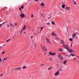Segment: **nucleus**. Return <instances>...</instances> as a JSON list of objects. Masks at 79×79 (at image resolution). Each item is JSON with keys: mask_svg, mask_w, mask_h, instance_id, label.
<instances>
[{"mask_svg": "<svg viewBox=\"0 0 79 79\" xmlns=\"http://www.w3.org/2000/svg\"><path fill=\"white\" fill-rule=\"evenodd\" d=\"M69 40L70 41H73V39H72V38H70L69 39Z\"/></svg>", "mask_w": 79, "mask_h": 79, "instance_id": "bb28decb", "label": "nucleus"}, {"mask_svg": "<svg viewBox=\"0 0 79 79\" xmlns=\"http://www.w3.org/2000/svg\"><path fill=\"white\" fill-rule=\"evenodd\" d=\"M2 55H3V54H5V51H3L2 53Z\"/></svg>", "mask_w": 79, "mask_h": 79, "instance_id": "c756f323", "label": "nucleus"}, {"mask_svg": "<svg viewBox=\"0 0 79 79\" xmlns=\"http://www.w3.org/2000/svg\"><path fill=\"white\" fill-rule=\"evenodd\" d=\"M5 24V22H4L2 24H0V27H2V25H3V24Z\"/></svg>", "mask_w": 79, "mask_h": 79, "instance_id": "aec40b11", "label": "nucleus"}, {"mask_svg": "<svg viewBox=\"0 0 79 79\" xmlns=\"http://www.w3.org/2000/svg\"><path fill=\"white\" fill-rule=\"evenodd\" d=\"M66 61H67V60H65L64 62L63 63L64 64H65L66 63Z\"/></svg>", "mask_w": 79, "mask_h": 79, "instance_id": "a211bd4d", "label": "nucleus"}, {"mask_svg": "<svg viewBox=\"0 0 79 79\" xmlns=\"http://www.w3.org/2000/svg\"><path fill=\"white\" fill-rule=\"evenodd\" d=\"M55 35V36H56V35Z\"/></svg>", "mask_w": 79, "mask_h": 79, "instance_id": "8fccbe9b", "label": "nucleus"}, {"mask_svg": "<svg viewBox=\"0 0 79 79\" xmlns=\"http://www.w3.org/2000/svg\"><path fill=\"white\" fill-rule=\"evenodd\" d=\"M20 13H23V12H22V11H20Z\"/></svg>", "mask_w": 79, "mask_h": 79, "instance_id": "de8ad7c7", "label": "nucleus"}, {"mask_svg": "<svg viewBox=\"0 0 79 79\" xmlns=\"http://www.w3.org/2000/svg\"><path fill=\"white\" fill-rule=\"evenodd\" d=\"M66 9L67 10H71V8L70 7H66Z\"/></svg>", "mask_w": 79, "mask_h": 79, "instance_id": "ddd939ff", "label": "nucleus"}, {"mask_svg": "<svg viewBox=\"0 0 79 79\" xmlns=\"http://www.w3.org/2000/svg\"><path fill=\"white\" fill-rule=\"evenodd\" d=\"M41 48L42 49V50H45V46L44 45L42 46V45H41Z\"/></svg>", "mask_w": 79, "mask_h": 79, "instance_id": "6e6552de", "label": "nucleus"}, {"mask_svg": "<svg viewBox=\"0 0 79 79\" xmlns=\"http://www.w3.org/2000/svg\"><path fill=\"white\" fill-rule=\"evenodd\" d=\"M4 60H3L2 61V62H3V61H4Z\"/></svg>", "mask_w": 79, "mask_h": 79, "instance_id": "6e6d98bb", "label": "nucleus"}, {"mask_svg": "<svg viewBox=\"0 0 79 79\" xmlns=\"http://www.w3.org/2000/svg\"><path fill=\"white\" fill-rule=\"evenodd\" d=\"M54 34H55V33H54V32H53L51 34L52 35H55Z\"/></svg>", "mask_w": 79, "mask_h": 79, "instance_id": "cd10ccee", "label": "nucleus"}, {"mask_svg": "<svg viewBox=\"0 0 79 79\" xmlns=\"http://www.w3.org/2000/svg\"><path fill=\"white\" fill-rule=\"evenodd\" d=\"M40 29H41V30H40V31L41 32V31H42V30H43V29H44V27H41Z\"/></svg>", "mask_w": 79, "mask_h": 79, "instance_id": "412c9836", "label": "nucleus"}, {"mask_svg": "<svg viewBox=\"0 0 79 79\" xmlns=\"http://www.w3.org/2000/svg\"><path fill=\"white\" fill-rule=\"evenodd\" d=\"M71 47H72V44H71Z\"/></svg>", "mask_w": 79, "mask_h": 79, "instance_id": "3c124183", "label": "nucleus"}, {"mask_svg": "<svg viewBox=\"0 0 79 79\" xmlns=\"http://www.w3.org/2000/svg\"><path fill=\"white\" fill-rule=\"evenodd\" d=\"M52 25H55V22H54L53 21H52Z\"/></svg>", "mask_w": 79, "mask_h": 79, "instance_id": "dca6fc26", "label": "nucleus"}, {"mask_svg": "<svg viewBox=\"0 0 79 79\" xmlns=\"http://www.w3.org/2000/svg\"><path fill=\"white\" fill-rule=\"evenodd\" d=\"M2 62V60L0 58V63H1Z\"/></svg>", "mask_w": 79, "mask_h": 79, "instance_id": "58836bf2", "label": "nucleus"}, {"mask_svg": "<svg viewBox=\"0 0 79 79\" xmlns=\"http://www.w3.org/2000/svg\"><path fill=\"white\" fill-rule=\"evenodd\" d=\"M58 75H59L60 73L59 72V70H57L56 72V73L55 74V75L56 76H58Z\"/></svg>", "mask_w": 79, "mask_h": 79, "instance_id": "423d86ee", "label": "nucleus"}, {"mask_svg": "<svg viewBox=\"0 0 79 79\" xmlns=\"http://www.w3.org/2000/svg\"><path fill=\"white\" fill-rule=\"evenodd\" d=\"M20 34L22 35V33H21V32L20 33Z\"/></svg>", "mask_w": 79, "mask_h": 79, "instance_id": "864d4df0", "label": "nucleus"}, {"mask_svg": "<svg viewBox=\"0 0 79 79\" xmlns=\"http://www.w3.org/2000/svg\"><path fill=\"white\" fill-rule=\"evenodd\" d=\"M21 8L22 9H23V8H24V6H21Z\"/></svg>", "mask_w": 79, "mask_h": 79, "instance_id": "2f4dec72", "label": "nucleus"}, {"mask_svg": "<svg viewBox=\"0 0 79 79\" xmlns=\"http://www.w3.org/2000/svg\"><path fill=\"white\" fill-rule=\"evenodd\" d=\"M27 68V67H26L25 66H23V69H26Z\"/></svg>", "mask_w": 79, "mask_h": 79, "instance_id": "a878e982", "label": "nucleus"}, {"mask_svg": "<svg viewBox=\"0 0 79 79\" xmlns=\"http://www.w3.org/2000/svg\"><path fill=\"white\" fill-rule=\"evenodd\" d=\"M47 24H49V26H50V23H47Z\"/></svg>", "mask_w": 79, "mask_h": 79, "instance_id": "4c0bfd02", "label": "nucleus"}, {"mask_svg": "<svg viewBox=\"0 0 79 79\" xmlns=\"http://www.w3.org/2000/svg\"><path fill=\"white\" fill-rule=\"evenodd\" d=\"M21 68V67H19L18 68H17L15 69V70H17V71H19V70H20Z\"/></svg>", "mask_w": 79, "mask_h": 79, "instance_id": "1a4fd4ad", "label": "nucleus"}, {"mask_svg": "<svg viewBox=\"0 0 79 79\" xmlns=\"http://www.w3.org/2000/svg\"><path fill=\"white\" fill-rule=\"evenodd\" d=\"M63 46L67 50H68L69 48V47L68 45H66L65 44H63Z\"/></svg>", "mask_w": 79, "mask_h": 79, "instance_id": "f257e3e1", "label": "nucleus"}, {"mask_svg": "<svg viewBox=\"0 0 79 79\" xmlns=\"http://www.w3.org/2000/svg\"><path fill=\"white\" fill-rule=\"evenodd\" d=\"M25 29H26V25H24L23 27V30L24 31L25 30Z\"/></svg>", "mask_w": 79, "mask_h": 79, "instance_id": "2eb2a0df", "label": "nucleus"}, {"mask_svg": "<svg viewBox=\"0 0 79 79\" xmlns=\"http://www.w3.org/2000/svg\"><path fill=\"white\" fill-rule=\"evenodd\" d=\"M19 16H21L22 18H24L25 17V15H24V14L21 13V14H20Z\"/></svg>", "mask_w": 79, "mask_h": 79, "instance_id": "39448f33", "label": "nucleus"}, {"mask_svg": "<svg viewBox=\"0 0 79 79\" xmlns=\"http://www.w3.org/2000/svg\"><path fill=\"white\" fill-rule=\"evenodd\" d=\"M35 46H36V45L35 44Z\"/></svg>", "mask_w": 79, "mask_h": 79, "instance_id": "09e8293b", "label": "nucleus"}, {"mask_svg": "<svg viewBox=\"0 0 79 79\" xmlns=\"http://www.w3.org/2000/svg\"><path fill=\"white\" fill-rule=\"evenodd\" d=\"M9 26H10V25H8L7 27L8 28L9 27Z\"/></svg>", "mask_w": 79, "mask_h": 79, "instance_id": "a18cd8bd", "label": "nucleus"}, {"mask_svg": "<svg viewBox=\"0 0 79 79\" xmlns=\"http://www.w3.org/2000/svg\"><path fill=\"white\" fill-rule=\"evenodd\" d=\"M19 9L20 11H22V10H21V7H19Z\"/></svg>", "mask_w": 79, "mask_h": 79, "instance_id": "473e14b6", "label": "nucleus"}, {"mask_svg": "<svg viewBox=\"0 0 79 79\" xmlns=\"http://www.w3.org/2000/svg\"><path fill=\"white\" fill-rule=\"evenodd\" d=\"M61 42L63 44H63H64V42L63 40H61Z\"/></svg>", "mask_w": 79, "mask_h": 79, "instance_id": "4be33fe9", "label": "nucleus"}, {"mask_svg": "<svg viewBox=\"0 0 79 79\" xmlns=\"http://www.w3.org/2000/svg\"><path fill=\"white\" fill-rule=\"evenodd\" d=\"M33 17H34V15H31V18H33Z\"/></svg>", "mask_w": 79, "mask_h": 79, "instance_id": "f704fd0d", "label": "nucleus"}, {"mask_svg": "<svg viewBox=\"0 0 79 79\" xmlns=\"http://www.w3.org/2000/svg\"><path fill=\"white\" fill-rule=\"evenodd\" d=\"M50 60H51V61H52V58H51L50 59Z\"/></svg>", "mask_w": 79, "mask_h": 79, "instance_id": "37998d69", "label": "nucleus"}, {"mask_svg": "<svg viewBox=\"0 0 79 79\" xmlns=\"http://www.w3.org/2000/svg\"><path fill=\"white\" fill-rule=\"evenodd\" d=\"M50 17H47V19H50Z\"/></svg>", "mask_w": 79, "mask_h": 79, "instance_id": "a19ab883", "label": "nucleus"}, {"mask_svg": "<svg viewBox=\"0 0 79 79\" xmlns=\"http://www.w3.org/2000/svg\"><path fill=\"white\" fill-rule=\"evenodd\" d=\"M14 25H15V26H16V25H17V23H14Z\"/></svg>", "mask_w": 79, "mask_h": 79, "instance_id": "7c9ffc66", "label": "nucleus"}, {"mask_svg": "<svg viewBox=\"0 0 79 79\" xmlns=\"http://www.w3.org/2000/svg\"><path fill=\"white\" fill-rule=\"evenodd\" d=\"M8 58H4V59H3V61H5V60H6V59H8Z\"/></svg>", "mask_w": 79, "mask_h": 79, "instance_id": "393cba45", "label": "nucleus"}, {"mask_svg": "<svg viewBox=\"0 0 79 79\" xmlns=\"http://www.w3.org/2000/svg\"><path fill=\"white\" fill-rule=\"evenodd\" d=\"M67 50H68V52H70V53H73L74 52V51H73V50L72 49H71L69 48Z\"/></svg>", "mask_w": 79, "mask_h": 79, "instance_id": "20e7f679", "label": "nucleus"}, {"mask_svg": "<svg viewBox=\"0 0 79 79\" xmlns=\"http://www.w3.org/2000/svg\"><path fill=\"white\" fill-rule=\"evenodd\" d=\"M24 34H26V33L25 32H24Z\"/></svg>", "mask_w": 79, "mask_h": 79, "instance_id": "5fc2aeb1", "label": "nucleus"}, {"mask_svg": "<svg viewBox=\"0 0 79 79\" xmlns=\"http://www.w3.org/2000/svg\"><path fill=\"white\" fill-rule=\"evenodd\" d=\"M35 2H39V0H35Z\"/></svg>", "mask_w": 79, "mask_h": 79, "instance_id": "ea45409f", "label": "nucleus"}, {"mask_svg": "<svg viewBox=\"0 0 79 79\" xmlns=\"http://www.w3.org/2000/svg\"><path fill=\"white\" fill-rule=\"evenodd\" d=\"M0 48H1V46H0Z\"/></svg>", "mask_w": 79, "mask_h": 79, "instance_id": "13d9d810", "label": "nucleus"}, {"mask_svg": "<svg viewBox=\"0 0 79 79\" xmlns=\"http://www.w3.org/2000/svg\"><path fill=\"white\" fill-rule=\"evenodd\" d=\"M59 71H62V69H59Z\"/></svg>", "mask_w": 79, "mask_h": 79, "instance_id": "72a5a7b5", "label": "nucleus"}, {"mask_svg": "<svg viewBox=\"0 0 79 79\" xmlns=\"http://www.w3.org/2000/svg\"><path fill=\"white\" fill-rule=\"evenodd\" d=\"M65 6H66V5H64V4H62V8H63L64 9V8H65Z\"/></svg>", "mask_w": 79, "mask_h": 79, "instance_id": "9b49d317", "label": "nucleus"}, {"mask_svg": "<svg viewBox=\"0 0 79 79\" xmlns=\"http://www.w3.org/2000/svg\"><path fill=\"white\" fill-rule=\"evenodd\" d=\"M52 67H50L48 69V70H50V69H52Z\"/></svg>", "mask_w": 79, "mask_h": 79, "instance_id": "6ab92c4d", "label": "nucleus"}, {"mask_svg": "<svg viewBox=\"0 0 79 79\" xmlns=\"http://www.w3.org/2000/svg\"><path fill=\"white\" fill-rule=\"evenodd\" d=\"M73 2H74V3L75 5H76V2L74 1H73Z\"/></svg>", "mask_w": 79, "mask_h": 79, "instance_id": "c85d7f7f", "label": "nucleus"}, {"mask_svg": "<svg viewBox=\"0 0 79 79\" xmlns=\"http://www.w3.org/2000/svg\"><path fill=\"white\" fill-rule=\"evenodd\" d=\"M3 74H2L0 75V76H3Z\"/></svg>", "mask_w": 79, "mask_h": 79, "instance_id": "e433bc0d", "label": "nucleus"}, {"mask_svg": "<svg viewBox=\"0 0 79 79\" xmlns=\"http://www.w3.org/2000/svg\"><path fill=\"white\" fill-rule=\"evenodd\" d=\"M63 49L62 48H60L59 49V52H63Z\"/></svg>", "mask_w": 79, "mask_h": 79, "instance_id": "4468645a", "label": "nucleus"}, {"mask_svg": "<svg viewBox=\"0 0 79 79\" xmlns=\"http://www.w3.org/2000/svg\"><path fill=\"white\" fill-rule=\"evenodd\" d=\"M44 65V64L42 65V66H43Z\"/></svg>", "mask_w": 79, "mask_h": 79, "instance_id": "bf43d9fd", "label": "nucleus"}, {"mask_svg": "<svg viewBox=\"0 0 79 79\" xmlns=\"http://www.w3.org/2000/svg\"><path fill=\"white\" fill-rule=\"evenodd\" d=\"M10 26H12V27H13V24L11 23L10 22Z\"/></svg>", "mask_w": 79, "mask_h": 79, "instance_id": "f3484780", "label": "nucleus"}, {"mask_svg": "<svg viewBox=\"0 0 79 79\" xmlns=\"http://www.w3.org/2000/svg\"><path fill=\"white\" fill-rule=\"evenodd\" d=\"M23 31V30H21V31L20 32V33H21Z\"/></svg>", "mask_w": 79, "mask_h": 79, "instance_id": "c03bdc74", "label": "nucleus"}, {"mask_svg": "<svg viewBox=\"0 0 79 79\" xmlns=\"http://www.w3.org/2000/svg\"><path fill=\"white\" fill-rule=\"evenodd\" d=\"M46 40H47V42H48V43L50 44V40H48V39L47 38H46Z\"/></svg>", "mask_w": 79, "mask_h": 79, "instance_id": "9d476101", "label": "nucleus"}, {"mask_svg": "<svg viewBox=\"0 0 79 79\" xmlns=\"http://www.w3.org/2000/svg\"><path fill=\"white\" fill-rule=\"evenodd\" d=\"M31 39H33V36H31Z\"/></svg>", "mask_w": 79, "mask_h": 79, "instance_id": "c9c22d12", "label": "nucleus"}, {"mask_svg": "<svg viewBox=\"0 0 79 79\" xmlns=\"http://www.w3.org/2000/svg\"><path fill=\"white\" fill-rule=\"evenodd\" d=\"M78 60H79V57H78Z\"/></svg>", "mask_w": 79, "mask_h": 79, "instance_id": "603ef678", "label": "nucleus"}, {"mask_svg": "<svg viewBox=\"0 0 79 79\" xmlns=\"http://www.w3.org/2000/svg\"><path fill=\"white\" fill-rule=\"evenodd\" d=\"M44 49L45 50V51H47V49H45V48Z\"/></svg>", "mask_w": 79, "mask_h": 79, "instance_id": "79ce46f5", "label": "nucleus"}, {"mask_svg": "<svg viewBox=\"0 0 79 79\" xmlns=\"http://www.w3.org/2000/svg\"><path fill=\"white\" fill-rule=\"evenodd\" d=\"M15 37V35L13 37V38H14Z\"/></svg>", "mask_w": 79, "mask_h": 79, "instance_id": "49530a36", "label": "nucleus"}, {"mask_svg": "<svg viewBox=\"0 0 79 79\" xmlns=\"http://www.w3.org/2000/svg\"><path fill=\"white\" fill-rule=\"evenodd\" d=\"M58 56L60 60H63V56H62V55H61V54H59Z\"/></svg>", "mask_w": 79, "mask_h": 79, "instance_id": "f03ea898", "label": "nucleus"}, {"mask_svg": "<svg viewBox=\"0 0 79 79\" xmlns=\"http://www.w3.org/2000/svg\"><path fill=\"white\" fill-rule=\"evenodd\" d=\"M5 45L4 44V45H3V46H5Z\"/></svg>", "mask_w": 79, "mask_h": 79, "instance_id": "4d7b16f0", "label": "nucleus"}, {"mask_svg": "<svg viewBox=\"0 0 79 79\" xmlns=\"http://www.w3.org/2000/svg\"><path fill=\"white\" fill-rule=\"evenodd\" d=\"M76 33H73L72 34V38H73V39H74V38H75V36H76Z\"/></svg>", "mask_w": 79, "mask_h": 79, "instance_id": "0eeeda50", "label": "nucleus"}, {"mask_svg": "<svg viewBox=\"0 0 79 79\" xmlns=\"http://www.w3.org/2000/svg\"><path fill=\"white\" fill-rule=\"evenodd\" d=\"M10 39H9L7 40H6V42H8L10 40Z\"/></svg>", "mask_w": 79, "mask_h": 79, "instance_id": "b1692460", "label": "nucleus"}, {"mask_svg": "<svg viewBox=\"0 0 79 79\" xmlns=\"http://www.w3.org/2000/svg\"><path fill=\"white\" fill-rule=\"evenodd\" d=\"M41 6H45V4H44V3H41L40 5Z\"/></svg>", "mask_w": 79, "mask_h": 79, "instance_id": "f8f14e48", "label": "nucleus"}, {"mask_svg": "<svg viewBox=\"0 0 79 79\" xmlns=\"http://www.w3.org/2000/svg\"><path fill=\"white\" fill-rule=\"evenodd\" d=\"M49 55L51 56H55L56 55V53H52V52H49Z\"/></svg>", "mask_w": 79, "mask_h": 79, "instance_id": "7ed1b4c3", "label": "nucleus"}, {"mask_svg": "<svg viewBox=\"0 0 79 79\" xmlns=\"http://www.w3.org/2000/svg\"><path fill=\"white\" fill-rule=\"evenodd\" d=\"M70 56H75V55L71 54H70Z\"/></svg>", "mask_w": 79, "mask_h": 79, "instance_id": "5701e85b", "label": "nucleus"}]
</instances>
